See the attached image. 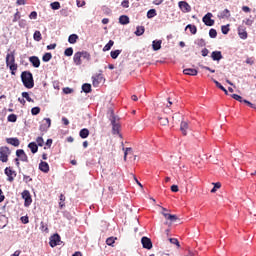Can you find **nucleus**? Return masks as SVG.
I'll return each instance as SVG.
<instances>
[{"mask_svg":"<svg viewBox=\"0 0 256 256\" xmlns=\"http://www.w3.org/2000/svg\"><path fill=\"white\" fill-rule=\"evenodd\" d=\"M115 45V42L113 40H109V42L104 46L103 51H111V47Z\"/></svg>","mask_w":256,"mask_h":256,"instance_id":"obj_32","label":"nucleus"},{"mask_svg":"<svg viewBox=\"0 0 256 256\" xmlns=\"http://www.w3.org/2000/svg\"><path fill=\"white\" fill-rule=\"evenodd\" d=\"M79 135L81 137V139H87V137H89V129L87 128H83L80 130Z\"/></svg>","mask_w":256,"mask_h":256,"instance_id":"obj_26","label":"nucleus"},{"mask_svg":"<svg viewBox=\"0 0 256 256\" xmlns=\"http://www.w3.org/2000/svg\"><path fill=\"white\" fill-rule=\"evenodd\" d=\"M21 81L26 89H33L35 87V80H33V73L31 71H23L21 73Z\"/></svg>","mask_w":256,"mask_h":256,"instance_id":"obj_1","label":"nucleus"},{"mask_svg":"<svg viewBox=\"0 0 256 256\" xmlns=\"http://www.w3.org/2000/svg\"><path fill=\"white\" fill-rule=\"evenodd\" d=\"M179 8L181 9L182 13H191V5L185 1H180L178 3Z\"/></svg>","mask_w":256,"mask_h":256,"instance_id":"obj_12","label":"nucleus"},{"mask_svg":"<svg viewBox=\"0 0 256 256\" xmlns=\"http://www.w3.org/2000/svg\"><path fill=\"white\" fill-rule=\"evenodd\" d=\"M231 17V11L229 9H224L218 13V19H229Z\"/></svg>","mask_w":256,"mask_h":256,"instance_id":"obj_16","label":"nucleus"},{"mask_svg":"<svg viewBox=\"0 0 256 256\" xmlns=\"http://www.w3.org/2000/svg\"><path fill=\"white\" fill-rule=\"evenodd\" d=\"M19 19H21V13H19V10H17V12L14 14V18H13V23H17V21H19Z\"/></svg>","mask_w":256,"mask_h":256,"instance_id":"obj_48","label":"nucleus"},{"mask_svg":"<svg viewBox=\"0 0 256 256\" xmlns=\"http://www.w3.org/2000/svg\"><path fill=\"white\" fill-rule=\"evenodd\" d=\"M6 143H8V145H12L13 147H19V145H21V141H19V138L17 137L6 138Z\"/></svg>","mask_w":256,"mask_h":256,"instance_id":"obj_14","label":"nucleus"},{"mask_svg":"<svg viewBox=\"0 0 256 256\" xmlns=\"http://www.w3.org/2000/svg\"><path fill=\"white\" fill-rule=\"evenodd\" d=\"M50 7H51V9H53V11H57V10L61 9V3H59V2H52L50 4Z\"/></svg>","mask_w":256,"mask_h":256,"instance_id":"obj_35","label":"nucleus"},{"mask_svg":"<svg viewBox=\"0 0 256 256\" xmlns=\"http://www.w3.org/2000/svg\"><path fill=\"white\" fill-rule=\"evenodd\" d=\"M238 35L240 39H247V28L245 26L241 25L238 27Z\"/></svg>","mask_w":256,"mask_h":256,"instance_id":"obj_15","label":"nucleus"},{"mask_svg":"<svg viewBox=\"0 0 256 256\" xmlns=\"http://www.w3.org/2000/svg\"><path fill=\"white\" fill-rule=\"evenodd\" d=\"M196 45H198V47H205V45H207V43H205V39L200 38V39L196 40Z\"/></svg>","mask_w":256,"mask_h":256,"instance_id":"obj_42","label":"nucleus"},{"mask_svg":"<svg viewBox=\"0 0 256 256\" xmlns=\"http://www.w3.org/2000/svg\"><path fill=\"white\" fill-rule=\"evenodd\" d=\"M117 116H115V113L111 112L110 115V122L112 125V133L113 135H119V129H121V125L117 123Z\"/></svg>","mask_w":256,"mask_h":256,"instance_id":"obj_3","label":"nucleus"},{"mask_svg":"<svg viewBox=\"0 0 256 256\" xmlns=\"http://www.w3.org/2000/svg\"><path fill=\"white\" fill-rule=\"evenodd\" d=\"M50 247H57V245H61V236L59 234H54L50 237L49 242Z\"/></svg>","mask_w":256,"mask_h":256,"instance_id":"obj_7","label":"nucleus"},{"mask_svg":"<svg viewBox=\"0 0 256 256\" xmlns=\"http://www.w3.org/2000/svg\"><path fill=\"white\" fill-rule=\"evenodd\" d=\"M40 229H41V231H45L46 233L49 232V228L47 227V225H45L44 222L40 223Z\"/></svg>","mask_w":256,"mask_h":256,"instance_id":"obj_52","label":"nucleus"},{"mask_svg":"<svg viewBox=\"0 0 256 256\" xmlns=\"http://www.w3.org/2000/svg\"><path fill=\"white\" fill-rule=\"evenodd\" d=\"M4 173L5 175L8 176L7 181H9L10 183H13V181L15 180V177H17V173L9 167L5 168Z\"/></svg>","mask_w":256,"mask_h":256,"instance_id":"obj_8","label":"nucleus"},{"mask_svg":"<svg viewBox=\"0 0 256 256\" xmlns=\"http://www.w3.org/2000/svg\"><path fill=\"white\" fill-rule=\"evenodd\" d=\"M81 59H82L81 52H76L73 57V61L75 65H81V63H83Z\"/></svg>","mask_w":256,"mask_h":256,"instance_id":"obj_22","label":"nucleus"},{"mask_svg":"<svg viewBox=\"0 0 256 256\" xmlns=\"http://www.w3.org/2000/svg\"><path fill=\"white\" fill-rule=\"evenodd\" d=\"M244 103L249 107H251V109H256L255 104L251 103L249 100H244Z\"/></svg>","mask_w":256,"mask_h":256,"instance_id":"obj_60","label":"nucleus"},{"mask_svg":"<svg viewBox=\"0 0 256 256\" xmlns=\"http://www.w3.org/2000/svg\"><path fill=\"white\" fill-rule=\"evenodd\" d=\"M50 59H53V54H51V52H46L43 56H42V61L44 63H49Z\"/></svg>","mask_w":256,"mask_h":256,"instance_id":"obj_27","label":"nucleus"},{"mask_svg":"<svg viewBox=\"0 0 256 256\" xmlns=\"http://www.w3.org/2000/svg\"><path fill=\"white\" fill-rule=\"evenodd\" d=\"M29 19H37V11H32L29 15Z\"/></svg>","mask_w":256,"mask_h":256,"instance_id":"obj_61","label":"nucleus"},{"mask_svg":"<svg viewBox=\"0 0 256 256\" xmlns=\"http://www.w3.org/2000/svg\"><path fill=\"white\" fill-rule=\"evenodd\" d=\"M211 59L214 61H221V59H223V54L221 51H213L211 54Z\"/></svg>","mask_w":256,"mask_h":256,"instance_id":"obj_17","label":"nucleus"},{"mask_svg":"<svg viewBox=\"0 0 256 256\" xmlns=\"http://www.w3.org/2000/svg\"><path fill=\"white\" fill-rule=\"evenodd\" d=\"M28 148L30 149L31 153L35 154L37 151H39V146L37 145V142H30L28 144Z\"/></svg>","mask_w":256,"mask_h":256,"instance_id":"obj_20","label":"nucleus"},{"mask_svg":"<svg viewBox=\"0 0 256 256\" xmlns=\"http://www.w3.org/2000/svg\"><path fill=\"white\" fill-rule=\"evenodd\" d=\"M115 239H117V238H113V237L107 238L106 245H109V247H113V244L115 243Z\"/></svg>","mask_w":256,"mask_h":256,"instance_id":"obj_39","label":"nucleus"},{"mask_svg":"<svg viewBox=\"0 0 256 256\" xmlns=\"http://www.w3.org/2000/svg\"><path fill=\"white\" fill-rule=\"evenodd\" d=\"M20 219H21V222L24 225H27V223H29V217L28 216H22Z\"/></svg>","mask_w":256,"mask_h":256,"instance_id":"obj_58","label":"nucleus"},{"mask_svg":"<svg viewBox=\"0 0 256 256\" xmlns=\"http://www.w3.org/2000/svg\"><path fill=\"white\" fill-rule=\"evenodd\" d=\"M80 55H81L82 59H86V61H91V54H89V52L82 51V52H80Z\"/></svg>","mask_w":256,"mask_h":256,"instance_id":"obj_33","label":"nucleus"},{"mask_svg":"<svg viewBox=\"0 0 256 256\" xmlns=\"http://www.w3.org/2000/svg\"><path fill=\"white\" fill-rule=\"evenodd\" d=\"M121 6L124 7V9H129V0H123Z\"/></svg>","mask_w":256,"mask_h":256,"instance_id":"obj_57","label":"nucleus"},{"mask_svg":"<svg viewBox=\"0 0 256 256\" xmlns=\"http://www.w3.org/2000/svg\"><path fill=\"white\" fill-rule=\"evenodd\" d=\"M119 55H121V50H114L110 52V57H112L113 59H117Z\"/></svg>","mask_w":256,"mask_h":256,"instance_id":"obj_36","label":"nucleus"},{"mask_svg":"<svg viewBox=\"0 0 256 256\" xmlns=\"http://www.w3.org/2000/svg\"><path fill=\"white\" fill-rule=\"evenodd\" d=\"M57 47V44H49L48 46H47V50L48 51H51V50H53V49H55Z\"/></svg>","mask_w":256,"mask_h":256,"instance_id":"obj_63","label":"nucleus"},{"mask_svg":"<svg viewBox=\"0 0 256 256\" xmlns=\"http://www.w3.org/2000/svg\"><path fill=\"white\" fill-rule=\"evenodd\" d=\"M36 143L38 147H43L45 141L43 140V137L39 136L36 138Z\"/></svg>","mask_w":256,"mask_h":256,"instance_id":"obj_43","label":"nucleus"},{"mask_svg":"<svg viewBox=\"0 0 256 256\" xmlns=\"http://www.w3.org/2000/svg\"><path fill=\"white\" fill-rule=\"evenodd\" d=\"M124 151V161H127V155L129 153V151H132L131 148H123Z\"/></svg>","mask_w":256,"mask_h":256,"instance_id":"obj_56","label":"nucleus"},{"mask_svg":"<svg viewBox=\"0 0 256 256\" xmlns=\"http://www.w3.org/2000/svg\"><path fill=\"white\" fill-rule=\"evenodd\" d=\"M209 37H210L211 39H215V38L217 37V30L211 28V29L209 30Z\"/></svg>","mask_w":256,"mask_h":256,"instance_id":"obj_40","label":"nucleus"},{"mask_svg":"<svg viewBox=\"0 0 256 256\" xmlns=\"http://www.w3.org/2000/svg\"><path fill=\"white\" fill-rule=\"evenodd\" d=\"M16 157L20 159V161H23L24 163H29V157L25 153V150L23 149H18L16 151Z\"/></svg>","mask_w":256,"mask_h":256,"instance_id":"obj_10","label":"nucleus"},{"mask_svg":"<svg viewBox=\"0 0 256 256\" xmlns=\"http://www.w3.org/2000/svg\"><path fill=\"white\" fill-rule=\"evenodd\" d=\"M22 199H24V207H29L31 203H33L31 192H29V190H24L22 192Z\"/></svg>","mask_w":256,"mask_h":256,"instance_id":"obj_5","label":"nucleus"},{"mask_svg":"<svg viewBox=\"0 0 256 256\" xmlns=\"http://www.w3.org/2000/svg\"><path fill=\"white\" fill-rule=\"evenodd\" d=\"M45 123L40 124L39 131L42 133H47L49 131V127H51V119L44 118Z\"/></svg>","mask_w":256,"mask_h":256,"instance_id":"obj_9","label":"nucleus"},{"mask_svg":"<svg viewBox=\"0 0 256 256\" xmlns=\"http://www.w3.org/2000/svg\"><path fill=\"white\" fill-rule=\"evenodd\" d=\"M213 83H215L216 87H218V89L225 90V87L223 85H221V83H219V81L212 79Z\"/></svg>","mask_w":256,"mask_h":256,"instance_id":"obj_51","label":"nucleus"},{"mask_svg":"<svg viewBox=\"0 0 256 256\" xmlns=\"http://www.w3.org/2000/svg\"><path fill=\"white\" fill-rule=\"evenodd\" d=\"M7 119L10 123H16L17 122V116L15 114H10Z\"/></svg>","mask_w":256,"mask_h":256,"instance_id":"obj_44","label":"nucleus"},{"mask_svg":"<svg viewBox=\"0 0 256 256\" xmlns=\"http://www.w3.org/2000/svg\"><path fill=\"white\" fill-rule=\"evenodd\" d=\"M243 23H245V25H248V27H251V25H253V20L246 19V20H243Z\"/></svg>","mask_w":256,"mask_h":256,"instance_id":"obj_62","label":"nucleus"},{"mask_svg":"<svg viewBox=\"0 0 256 256\" xmlns=\"http://www.w3.org/2000/svg\"><path fill=\"white\" fill-rule=\"evenodd\" d=\"M63 93H65V95H71V93H73V89L69 87L63 88Z\"/></svg>","mask_w":256,"mask_h":256,"instance_id":"obj_54","label":"nucleus"},{"mask_svg":"<svg viewBox=\"0 0 256 256\" xmlns=\"http://www.w3.org/2000/svg\"><path fill=\"white\" fill-rule=\"evenodd\" d=\"M9 155H11V150L9 147H0V161H2V163H7L9 161Z\"/></svg>","mask_w":256,"mask_h":256,"instance_id":"obj_4","label":"nucleus"},{"mask_svg":"<svg viewBox=\"0 0 256 256\" xmlns=\"http://www.w3.org/2000/svg\"><path fill=\"white\" fill-rule=\"evenodd\" d=\"M169 241L172 243V245H177V247H180L179 240L177 238H170Z\"/></svg>","mask_w":256,"mask_h":256,"instance_id":"obj_55","label":"nucleus"},{"mask_svg":"<svg viewBox=\"0 0 256 256\" xmlns=\"http://www.w3.org/2000/svg\"><path fill=\"white\" fill-rule=\"evenodd\" d=\"M23 181H24V183H31V181H33V178L24 174Z\"/></svg>","mask_w":256,"mask_h":256,"instance_id":"obj_53","label":"nucleus"},{"mask_svg":"<svg viewBox=\"0 0 256 256\" xmlns=\"http://www.w3.org/2000/svg\"><path fill=\"white\" fill-rule=\"evenodd\" d=\"M189 129V123L182 121L180 124V130L183 135H187V130Z\"/></svg>","mask_w":256,"mask_h":256,"instance_id":"obj_21","label":"nucleus"},{"mask_svg":"<svg viewBox=\"0 0 256 256\" xmlns=\"http://www.w3.org/2000/svg\"><path fill=\"white\" fill-rule=\"evenodd\" d=\"M77 39H79V36L77 34H71L68 37V43H70L71 45H75V43H77Z\"/></svg>","mask_w":256,"mask_h":256,"instance_id":"obj_25","label":"nucleus"},{"mask_svg":"<svg viewBox=\"0 0 256 256\" xmlns=\"http://www.w3.org/2000/svg\"><path fill=\"white\" fill-rule=\"evenodd\" d=\"M6 66L10 69L11 75H15L17 71V63H15V51H12L6 55Z\"/></svg>","mask_w":256,"mask_h":256,"instance_id":"obj_2","label":"nucleus"},{"mask_svg":"<svg viewBox=\"0 0 256 256\" xmlns=\"http://www.w3.org/2000/svg\"><path fill=\"white\" fill-rule=\"evenodd\" d=\"M183 73L184 75H190L192 77H195L199 72L197 71V69H194V68H186L183 70Z\"/></svg>","mask_w":256,"mask_h":256,"instance_id":"obj_19","label":"nucleus"},{"mask_svg":"<svg viewBox=\"0 0 256 256\" xmlns=\"http://www.w3.org/2000/svg\"><path fill=\"white\" fill-rule=\"evenodd\" d=\"M159 121H160V125H169V119L168 118H159Z\"/></svg>","mask_w":256,"mask_h":256,"instance_id":"obj_50","label":"nucleus"},{"mask_svg":"<svg viewBox=\"0 0 256 256\" xmlns=\"http://www.w3.org/2000/svg\"><path fill=\"white\" fill-rule=\"evenodd\" d=\"M64 55L66 57H71L73 55V49L71 47L67 48L65 51H64Z\"/></svg>","mask_w":256,"mask_h":256,"instance_id":"obj_47","label":"nucleus"},{"mask_svg":"<svg viewBox=\"0 0 256 256\" xmlns=\"http://www.w3.org/2000/svg\"><path fill=\"white\" fill-rule=\"evenodd\" d=\"M214 187L211 189V193H217V189H221V184L219 182L213 183Z\"/></svg>","mask_w":256,"mask_h":256,"instance_id":"obj_41","label":"nucleus"},{"mask_svg":"<svg viewBox=\"0 0 256 256\" xmlns=\"http://www.w3.org/2000/svg\"><path fill=\"white\" fill-rule=\"evenodd\" d=\"M221 31H222L223 35H227L230 31L229 24L221 26Z\"/></svg>","mask_w":256,"mask_h":256,"instance_id":"obj_45","label":"nucleus"},{"mask_svg":"<svg viewBox=\"0 0 256 256\" xmlns=\"http://www.w3.org/2000/svg\"><path fill=\"white\" fill-rule=\"evenodd\" d=\"M186 29H189V31L192 33V35H197V26L188 24L186 26Z\"/></svg>","mask_w":256,"mask_h":256,"instance_id":"obj_29","label":"nucleus"},{"mask_svg":"<svg viewBox=\"0 0 256 256\" xmlns=\"http://www.w3.org/2000/svg\"><path fill=\"white\" fill-rule=\"evenodd\" d=\"M33 39H34V41H37V42H39V41H41V39H43V37L41 36V32L39 30H36L34 32Z\"/></svg>","mask_w":256,"mask_h":256,"instance_id":"obj_31","label":"nucleus"},{"mask_svg":"<svg viewBox=\"0 0 256 256\" xmlns=\"http://www.w3.org/2000/svg\"><path fill=\"white\" fill-rule=\"evenodd\" d=\"M161 43H163L161 40H154L152 42L153 51H159V49H161Z\"/></svg>","mask_w":256,"mask_h":256,"instance_id":"obj_23","label":"nucleus"},{"mask_svg":"<svg viewBox=\"0 0 256 256\" xmlns=\"http://www.w3.org/2000/svg\"><path fill=\"white\" fill-rule=\"evenodd\" d=\"M156 16H157V10H155V9L148 10V12H147L148 19H153V17H156Z\"/></svg>","mask_w":256,"mask_h":256,"instance_id":"obj_30","label":"nucleus"},{"mask_svg":"<svg viewBox=\"0 0 256 256\" xmlns=\"http://www.w3.org/2000/svg\"><path fill=\"white\" fill-rule=\"evenodd\" d=\"M213 17V14L211 12H208L203 18L202 21L207 27H213L215 25V20L211 19Z\"/></svg>","mask_w":256,"mask_h":256,"instance_id":"obj_6","label":"nucleus"},{"mask_svg":"<svg viewBox=\"0 0 256 256\" xmlns=\"http://www.w3.org/2000/svg\"><path fill=\"white\" fill-rule=\"evenodd\" d=\"M29 61L32 64V67L39 69L41 67V60L37 56H30Z\"/></svg>","mask_w":256,"mask_h":256,"instance_id":"obj_13","label":"nucleus"},{"mask_svg":"<svg viewBox=\"0 0 256 256\" xmlns=\"http://www.w3.org/2000/svg\"><path fill=\"white\" fill-rule=\"evenodd\" d=\"M143 33H145V27L144 26H137L136 31H135V35L137 37H141V35H143Z\"/></svg>","mask_w":256,"mask_h":256,"instance_id":"obj_28","label":"nucleus"},{"mask_svg":"<svg viewBox=\"0 0 256 256\" xmlns=\"http://www.w3.org/2000/svg\"><path fill=\"white\" fill-rule=\"evenodd\" d=\"M141 243L144 249H153V242H151V240L147 236L142 237Z\"/></svg>","mask_w":256,"mask_h":256,"instance_id":"obj_11","label":"nucleus"},{"mask_svg":"<svg viewBox=\"0 0 256 256\" xmlns=\"http://www.w3.org/2000/svg\"><path fill=\"white\" fill-rule=\"evenodd\" d=\"M62 123L63 125H69V119H67V117H62Z\"/></svg>","mask_w":256,"mask_h":256,"instance_id":"obj_64","label":"nucleus"},{"mask_svg":"<svg viewBox=\"0 0 256 256\" xmlns=\"http://www.w3.org/2000/svg\"><path fill=\"white\" fill-rule=\"evenodd\" d=\"M232 99H235V101H239V103H245V99H243V97L239 96L238 94H233Z\"/></svg>","mask_w":256,"mask_h":256,"instance_id":"obj_37","label":"nucleus"},{"mask_svg":"<svg viewBox=\"0 0 256 256\" xmlns=\"http://www.w3.org/2000/svg\"><path fill=\"white\" fill-rule=\"evenodd\" d=\"M18 25L21 29H25V27H27V21L25 19H21L19 20Z\"/></svg>","mask_w":256,"mask_h":256,"instance_id":"obj_49","label":"nucleus"},{"mask_svg":"<svg viewBox=\"0 0 256 256\" xmlns=\"http://www.w3.org/2000/svg\"><path fill=\"white\" fill-rule=\"evenodd\" d=\"M39 169L42 173H49V164L45 161L39 163Z\"/></svg>","mask_w":256,"mask_h":256,"instance_id":"obj_18","label":"nucleus"},{"mask_svg":"<svg viewBox=\"0 0 256 256\" xmlns=\"http://www.w3.org/2000/svg\"><path fill=\"white\" fill-rule=\"evenodd\" d=\"M23 99H26L28 103H33V100L29 97V92H22Z\"/></svg>","mask_w":256,"mask_h":256,"instance_id":"obj_38","label":"nucleus"},{"mask_svg":"<svg viewBox=\"0 0 256 256\" xmlns=\"http://www.w3.org/2000/svg\"><path fill=\"white\" fill-rule=\"evenodd\" d=\"M39 113H41V108H39V107H33L32 109H31V114L32 115H39Z\"/></svg>","mask_w":256,"mask_h":256,"instance_id":"obj_46","label":"nucleus"},{"mask_svg":"<svg viewBox=\"0 0 256 256\" xmlns=\"http://www.w3.org/2000/svg\"><path fill=\"white\" fill-rule=\"evenodd\" d=\"M119 23H120V25H129V16H127V15L120 16Z\"/></svg>","mask_w":256,"mask_h":256,"instance_id":"obj_24","label":"nucleus"},{"mask_svg":"<svg viewBox=\"0 0 256 256\" xmlns=\"http://www.w3.org/2000/svg\"><path fill=\"white\" fill-rule=\"evenodd\" d=\"M201 55L202 57H207V55H209V49L207 48L202 49Z\"/></svg>","mask_w":256,"mask_h":256,"instance_id":"obj_59","label":"nucleus"},{"mask_svg":"<svg viewBox=\"0 0 256 256\" xmlns=\"http://www.w3.org/2000/svg\"><path fill=\"white\" fill-rule=\"evenodd\" d=\"M82 91H84V93H91V84L89 83L83 84Z\"/></svg>","mask_w":256,"mask_h":256,"instance_id":"obj_34","label":"nucleus"}]
</instances>
